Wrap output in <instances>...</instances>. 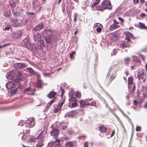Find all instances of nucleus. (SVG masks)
<instances>
[{"label":"nucleus","mask_w":147,"mask_h":147,"mask_svg":"<svg viewBox=\"0 0 147 147\" xmlns=\"http://www.w3.org/2000/svg\"><path fill=\"white\" fill-rule=\"evenodd\" d=\"M130 38L127 36H126L125 38V39L127 40L128 42L130 41V40L129 39Z\"/></svg>","instance_id":"obj_60"},{"label":"nucleus","mask_w":147,"mask_h":147,"mask_svg":"<svg viewBox=\"0 0 147 147\" xmlns=\"http://www.w3.org/2000/svg\"><path fill=\"white\" fill-rule=\"evenodd\" d=\"M12 13L13 16L16 17H18L20 15L19 12L15 11L14 10H13L12 11Z\"/></svg>","instance_id":"obj_40"},{"label":"nucleus","mask_w":147,"mask_h":147,"mask_svg":"<svg viewBox=\"0 0 147 147\" xmlns=\"http://www.w3.org/2000/svg\"><path fill=\"white\" fill-rule=\"evenodd\" d=\"M133 1L135 4L138 3H139V0H134Z\"/></svg>","instance_id":"obj_61"},{"label":"nucleus","mask_w":147,"mask_h":147,"mask_svg":"<svg viewBox=\"0 0 147 147\" xmlns=\"http://www.w3.org/2000/svg\"><path fill=\"white\" fill-rule=\"evenodd\" d=\"M76 53V51H73L70 54V58H74V55Z\"/></svg>","instance_id":"obj_46"},{"label":"nucleus","mask_w":147,"mask_h":147,"mask_svg":"<svg viewBox=\"0 0 147 147\" xmlns=\"http://www.w3.org/2000/svg\"><path fill=\"white\" fill-rule=\"evenodd\" d=\"M36 75L37 77V79L38 80H40V77H41L40 75L38 73H36Z\"/></svg>","instance_id":"obj_56"},{"label":"nucleus","mask_w":147,"mask_h":147,"mask_svg":"<svg viewBox=\"0 0 147 147\" xmlns=\"http://www.w3.org/2000/svg\"><path fill=\"white\" fill-rule=\"evenodd\" d=\"M45 45V44L43 40H40L38 41L37 46L39 49H43Z\"/></svg>","instance_id":"obj_13"},{"label":"nucleus","mask_w":147,"mask_h":147,"mask_svg":"<svg viewBox=\"0 0 147 147\" xmlns=\"http://www.w3.org/2000/svg\"><path fill=\"white\" fill-rule=\"evenodd\" d=\"M26 139H28V142H33L35 141L36 138L33 136H28L26 137Z\"/></svg>","instance_id":"obj_19"},{"label":"nucleus","mask_w":147,"mask_h":147,"mask_svg":"<svg viewBox=\"0 0 147 147\" xmlns=\"http://www.w3.org/2000/svg\"><path fill=\"white\" fill-rule=\"evenodd\" d=\"M138 27L141 29L147 30V27L144 24L141 22L139 23Z\"/></svg>","instance_id":"obj_28"},{"label":"nucleus","mask_w":147,"mask_h":147,"mask_svg":"<svg viewBox=\"0 0 147 147\" xmlns=\"http://www.w3.org/2000/svg\"><path fill=\"white\" fill-rule=\"evenodd\" d=\"M89 101L88 100H81L80 101V107L83 108L85 106H88V104L89 103Z\"/></svg>","instance_id":"obj_9"},{"label":"nucleus","mask_w":147,"mask_h":147,"mask_svg":"<svg viewBox=\"0 0 147 147\" xmlns=\"http://www.w3.org/2000/svg\"><path fill=\"white\" fill-rule=\"evenodd\" d=\"M136 131H140L141 130V127L139 126H137L136 128Z\"/></svg>","instance_id":"obj_50"},{"label":"nucleus","mask_w":147,"mask_h":147,"mask_svg":"<svg viewBox=\"0 0 147 147\" xmlns=\"http://www.w3.org/2000/svg\"><path fill=\"white\" fill-rule=\"evenodd\" d=\"M17 91V90H11L10 91L11 94V95H13L15 94Z\"/></svg>","instance_id":"obj_48"},{"label":"nucleus","mask_w":147,"mask_h":147,"mask_svg":"<svg viewBox=\"0 0 147 147\" xmlns=\"http://www.w3.org/2000/svg\"><path fill=\"white\" fill-rule=\"evenodd\" d=\"M88 106L90 105L92 106H96V102L95 100L91 102H88Z\"/></svg>","instance_id":"obj_41"},{"label":"nucleus","mask_w":147,"mask_h":147,"mask_svg":"<svg viewBox=\"0 0 147 147\" xmlns=\"http://www.w3.org/2000/svg\"><path fill=\"white\" fill-rule=\"evenodd\" d=\"M22 73L21 71L18 72V74H17V76H16V78L17 80H18V82L19 81V80L21 79V76H22Z\"/></svg>","instance_id":"obj_32"},{"label":"nucleus","mask_w":147,"mask_h":147,"mask_svg":"<svg viewBox=\"0 0 147 147\" xmlns=\"http://www.w3.org/2000/svg\"><path fill=\"white\" fill-rule=\"evenodd\" d=\"M18 2V1H17L11 0L9 2V4L11 7H14L16 6V4Z\"/></svg>","instance_id":"obj_21"},{"label":"nucleus","mask_w":147,"mask_h":147,"mask_svg":"<svg viewBox=\"0 0 147 147\" xmlns=\"http://www.w3.org/2000/svg\"><path fill=\"white\" fill-rule=\"evenodd\" d=\"M114 23V24H116L118 25L119 24V22H117L116 19H114L113 20Z\"/></svg>","instance_id":"obj_59"},{"label":"nucleus","mask_w":147,"mask_h":147,"mask_svg":"<svg viewBox=\"0 0 147 147\" xmlns=\"http://www.w3.org/2000/svg\"><path fill=\"white\" fill-rule=\"evenodd\" d=\"M45 33L46 34L47 36L45 38L47 43H50V44L55 42L56 41V38L54 36L52 35V30H46L44 31Z\"/></svg>","instance_id":"obj_1"},{"label":"nucleus","mask_w":147,"mask_h":147,"mask_svg":"<svg viewBox=\"0 0 147 147\" xmlns=\"http://www.w3.org/2000/svg\"><path fill=\"white\" fill-rule=\"evenodd\" d=\"M23 42L25 45V46H26L30 43L29 40L27 38H25L23 40Z\"/></svg>","instance_id":"obj_38"},{"label":"nucleus","mask_w":147,"mask_h":147,"mask_svg":"<svg viewBox=\"0 0 147 147\" xmlns=\"http://www.w3.org/2000/svg\"><path fill=\"white\" fill-rule=\"evenodd\" d=\"M139 57L141 58L142 59V60L144 61H145V57L144 56H143L142 54H140L139 55Z\"/></svg>","instance_id":"obj_49"},{"label":"nucleus","mask_w":147,"mask_h":147,"mask_svg":"<svg viewBox=\"0 0 147 147\" xmlns=\"http://www.w3.org/2000/svg\"><path fill=\"white\" fill-rule=\"evenodd\" d=\"M102 30V28L100 27H98L96 29L98 33H100L101 31Z\"/></svg>","instance_id":"obj_52"},{"label":"nucleus","mask_w":147,"mask_h":147,"mask_svg":"<svg viewBox=\"0 0 147 147\" xmlns=\"http://www.w3.org/2000/svg\"><path fill=\"white\" fill-rule=\"evenodd\" d=\"M16 67L18 69H20L27 67L24 63H18L16 64Z\"/></svg>","instance_id":"obj_18"},{"label":"nucleus","mask_w":147,"mask_h":147,"mask_svg":"<svg viewBox=\"0 0 147 147\" xmlns=\"http://www.w3.org/2000/svg\"><path fill=\"white\" fill-rule=\"evenodd\" d=\"M144 75V72L143 71H140L138 72L137 74V76L139 80H142L143 79L144 77L143 76Z\"/></svg>","instance_id":"obj_17"},{"label":"nucleus","mask_w":147,"mask_h":147,"mask_svg":"<svg viewBox=\"0 0 147 147\" xmlns=\"http://www.w3.org/2000/svg\"><path fill=\"white\" fill-rule=\"evenodd\" d=\"M60 140L57 138L55 141L49 143V147H61L60 144Z\"/></svg>","instance_id":"obj_4"},{"label":"nucleus","mask_w":147,"mask_h":147,"mask_svg":"<svg viewBox=\"0 0 147 147\" xmlns=\"http://www.w3.org/2000/svg\"><path fill=\"white\" fill-rule=\"evenodd\" d=\"M78 105L76 102H69L68 106L70 108H74L78 106Z\"/></svg>","instance_id":"obj_26"},{"label":"nucleus","mask_w":147,"mask_h":147,"mask_svg":"<svg viewBox=\"0 0 147 147\" xmlns=\"http://www.w3.org/2000/svg\"><path fill=\"white\" fill-rule=\"evenodd\" d=\"M77 113V110H74L68 112L66 113V115L69 117H73L76 115Z\"/></svg>","instance_id":"obj_14"},{"label":"nucleus","mask_w":147,"mask_h":147,"mask_svg":"<svg viewBox=\"0 0 147 147\" xmlns=\"http://www.w3.org/2000/svg\"><path fill=\"white\" fill-rule=\"evenodd\" d=\"M74 95L76 97H77L79 98H80L81 97V94L80 92H75Z\"/></svg>","instance_id":"obj_43"},{"label":"nucleus","mask_w":147,"mask_h":147,"mask_svg":"<svg viewBox=\"0 0 147 147\" xmlns=\"http://www.w3.org/2000/svg\"><path fill=\"white\" fill-rule=\"evenodd\" d=\"M28 124H29L28 127H34L35 125V119L32 118L29 122L28 123Z\"/></svg>","instance_id":"obj_22"},{"label":"nucleus","mask_w":147,"mask_h":147,"mask_svg":"<svg viewBox=\"0 0 147 147\" xmlns=\"http://www.w3.org/2000/svg\"><path fill=\"white\" fill-rule=\"evenodd\" d=\"M65 102V100L64 99H63L62 100V101L59 103L58 104L57 107L59 108L60 110L61 109V108L63 105L64 104Z\"/></svg>","instance_id":"obj_37"},{"label":"nucleus","mask_w":147,"mask_h":147,"mask_svg":"<svg viewBox=\"0 0 147 147\" xmlns=\"http://www.w3.org/2000/svg\"><path fill=\"white\" fill-rule=\"evenodd\" d=\"M35 89L29 87L26 88L24 90L25 93L27 94L33 95L35 94Z\"/></svg>","instance_id":"obj_5"},{"label":"nucleus","mask_w":147,"mask_h":147,"mask_svg":"<svg viewBox=\"0 0 147 147\" xmlns=\"http://www.w3.org/2000/svg\"><path fill=\"white\" fill-rule=\"evenodd\" d=\"M78 16V14L76 13H74V22H76L77 21V17Z\"/></svg>","instance_id":"obj_47"},{"label":"nucleus","mask_w":147,"mask_h":147,"mask_svg":"<svg viewBox=\"0 0 147 147\" xmlns=\"http://www.w3.org/2000/svg\"><path fill=\"white\" fill-rule=\"evenodd\" d=\"M40 35L39 33H37L34 36V40L35 41H37L40 38Z\"/></svg>","instance_id":"obj_35"},{"label":"nucleus","mask_w":147,"mask_h":147,"mask_svg":"<svg viewBox=\"0 0 147 147\" xmlns=\"http://www.w3.org/2000/svg\"><path fill=\"white\" fill-rule=\"evenodd\" d=\"M44 25L43 23H40L36 26L33 28V30L35 31H36L42 29L44 28Z\"/></svg>","instance_id":"obj_10"},{"label":"nucleus","mask_w":147,"mask_h":147,"mask_svg":"<svg viewBox=\"0 0 147 147\" xmlns=\"http://www.w3.org/2000/svg\"><path fill=\"white\" fill-rule=\"evenodd\" d=\"M125 35L129 37L130 38L133 37L132 34L129 32H126Z\"/></svg>","instance_id":"obj_44"},{"label":"nucleus","mask_w":147,"mask_h":147,"mask_svg":"<svg viewBox=\"0 0 147 147\" xmlns=\"http://www.w3.org/2000/svg\"><path fill=\"white\" fill-rule=\"evenodd\" d=\"M40 80H38L36 83V87L39 88H41L42 87V82Z\"/></svg>","instance_id":"obj_31"},{"label":"nucleus","mask_w":147,"mask_h":147,"mask_svg":"<svg viewBox=\"0 0 147 147\" xmlns=\"http://www.w3.org/2000/svg\"><path fill=\"white\" fill-rule=\"evenodd\" d=\"M43 145L42 142H39L36 145V147H42Z\"/></svg>","instance_id":"obj_45"},{"label":"nucleus","mask_w":147,"mask_h":147,"mask_svg":"<svg viewBox=\"0 0 147 147\" xmlns=\"http://www.w3.org/2000/svg\"><path fill=\"white\" fill-rule=\"evenodd\" d=\"M106 8L103 6L102 3L101 5H98L96 7V9L97 10L102 11L106 9Z\"/></svg>","instance_id":"obj_20"},{"label":"nucleus","mask_w":147,"mask_h":147,"mask_svg":"<svg viewBox=\"0 0 147 147\" xmlns=\"http://www.w3.org/2000/svg\"><path fill=\"white\" fill-rule=\"evenodd\" d=\"M11 27L10 26H6L5 29V30H9Z\"/></svg>","instance_id":"obj_62"},{"label":"nucleus","mask_w":147,"mask_h":147,"mask_svg":"<svg viewBox=\"0 0 147 147\" xmlns=\"http://www.w3.org/2000/svg\"><path fill=\"white\" fill-rule=\"evenodd\" d=\"M3 14L4 16H5L6 18L9 17V15L8 14L7 12H4L3 13Z\"/></svg>","instance_id":"obj_55"},{"label":"nucleus","mask_w":147,"mask_h":147,"mask_svg":"<svg viewBox=\"0 0 147 147\" xmlns=\"http://www.w3.org/2000/svg\"><path fill=\"white\" fill-rule=\"evenodd\" d=\"M45 137V134H44V130L42 131L37 137V139L42 142Z\"/></svg>","instance_id":"obj_12"},{"label":"nucleus","mask_w":147,"mask_h":147,"mask_svg":"<svg viewBox=\"0 0 147 147\" xmlns=\"http://www.w3.org/2000/svg\"><path fill=\"white\" fill-rule=\"evenodd\" d=\"M135 85L134 84L133 85H131V88H129V89H130V93L133 94L135 90Z\"/></svg>","instance_id":"obj_30"},{"label":"nucleus","mask_w":147,"mask_h":147,"mask_svg":"<svg viewBox=\"0 0 147 147\" xmlns=\"http://www.w3.org/2000/svg\"><path fill=\"white\" fill-rule=\"evenodd\" d=\"M116 77V74H114L112 75L110 77V78L109 80V82L110 83Z\"/></svg>","instance_id":"obj_34"},{"label":"nucleus","mask_w":147,"mask_h":147,"mask_svg":"<svg viewBox=\"0 0 147 147\" xmlns=\"http://www.w3.org/2000/svg\"><path fill=\"white\" fill-rule=\"evenodd\" d=\"M25 47L30 51L34 50L35 51H37V48L36 46L31 44L30 43L28 44Z\"/></svg>","instance_id":"obj_8"},{"label":"nucleus","mask_w":147,"mask_h":147,"mask_svg":"<svg viewBox=\"0 0 147 147\" xmlns=\"http://www.w3.org/2000/svg\"><path fill=\"white\" fill-rule=\"evenodd\" d=\"M66 147H73V144L70 141L67 142L66 144Z\"/></svg>","instance_id":"obj_39"},{"label":"nucleus","mask_w":147,"mask_h":147,"mask_svg":"<svg viewBox=\"0 0 147 147\" xmlns=\"http://www.w3.org/2000/svg\"><path fill=\"white\" fill-rule=\"evenodd\" d=\"M72 96L69 99V102H76L77 101V99L76 97L74 96L73 93L71 94Z\"/></svg>","instance_id":"obj_27"},{"label":"nucleus","mask_w":147,"mask_h":147,"mask_svg":"<svg viewBox=\"0 0 147 147\" xmlns=\"http://www.w3.org/2000/svg\"><path fill=\"white\" fill-rule=\"evenodd\" d=\"M55 99V98H54V99L51 100L48 103L51 105L55 101L54 100Z\"/></svg>","instance_id":"obj_53"},{"label":"nucleus","mask_w":147,"mask_h":147,"mask_svg":"<svg viewBox=\"0 0 147 147\" xmlns=\"http://www.w3.org/2000/svg\"><path fill=\"white\" fill-rule=\"evenodd\" d=\"M128 83L129 84H131L133 82V78L132 77L129 78L127 81Z\"/></svg>","instance_id":"obj_42"},{"label":"nucleus","mask_w":147,"mask_h":147,"mask_svg":"<svg viewBox=\"0 0 147 147\" xmlns=\"http://www.w3.org/2000/svg\"><path fill=\"white\" fill-rule=\"evenodd\" d=\"M22 30H20L17 32L13 33L12 36L15 38H20L22 36Z\"/></svg>","instance_id":"obj_11"},{"label":"nucleus","mask_w":147,"mask_h":147,"mask_svg":"<svg viewBox=\"0 0 147 147\" xmlns=\"http://www.w3.org/2000/svg\"><path fill=\"white\" fill-rule=\"evenodd\" d=\"M84 147H88V144L87 142H86L84 143Z\"/></svg>","instance_id":"obj_64"},{"label":"nucleus","mask_w":147,"mask_h":147,"mask_svg":"<svg viewBox=\"0 0 147 147\" xmlns=\"http://www.w3.org/2000/svg\"><path fill=\"white\" fill-rule=\"evenodd\" d=\"M100 0H93V3L91 5V7L93 8L98 4L100 3Z\"/></svg>","instance_id":"obj_29"},{"label":"nucleus","mask_w":147,"mask_h":147,"mask_svg":"<svg viewBox=\"0 0 147 147\" xmlns=\"http://www.w3.org/2000/svg\"><path fill=\"white\" fill-rule=\"evenodd\" d=\"M59 131L58 129L54 128H53L50 133L51 136L55 137L56 138L59 135Z\"/></svg>","instance_id":"obj_7"},{"label":"nucleus","mask_w":147,"mask_h":147,"mask_svg":"<svg viewBox=\"0 0 147 147\" xmlns=\"http://www.w3.org/2000/svg\"><path fill=\"white\" fill-rule=\"evenodd\" d=\"M16 74L15 72L13 71H12L7 74L6 76L8 79H11L13 80L16 82H18V80H17L16 76L15 75Z\"/></svg>","instance_id":"obj_3"},{"label":"nucleus","mask_w":147,"mask_h":147,"mask_svg":"<svg viewBox=\"0 0 147 147\" xmlns=\"http://www.w3.org/2000/svg\"><path fill=\"white\" fill-rule=\"evenodd\" d=\"M6 86L7 88L10 89L14 88L15 85L14 84L13 82H10L7 83Z\"/></svg>","instance_id":"obj_25"},{"label":"nucleus","mask_w":147,"mask_h":147,"mask_svg":"<svg viewBox=\"0 0 147 147\" xmlns=\"http://www.w3.org/2000/svg\"><path fill=\"white\" fill-rule=\"evenodd\" d=\"M104 6L106 8V9H111L112 7L110 1L109 0H104L102 3Z\"/></svg>","instance_id":"obj_6"},{"label":"nucleus","mask_w":147,"mask_h":147,"mask_svg":"<svg viewBox=\"0 0 147 147\" xmlns=\"http://www.w3.org/2000/svg\"><path fill=\"white\" fill-rule=\"evenodd\" d=\"M11 45L10 43H7L4 44L3 45V47H6L8 46Z\"/></svg>","instance_id":"obj_58"},{"label":"nucleus","mask_w":147,"mask_h":147,"mask_svg":"<svg viewBox=\"0 0 147 147\" xmlns=\"http://www.w3.org/2000/svg\"><path fill=\"white\" fill-rule=\"evenodd\" d=\"M118 19L119 20L121 21V24H122L124 22V20L123 18L120 17H118Z\"/></svg>","instance_id":"obj_54"},{"label":"nucleus","mask_w":147,"mask_h":147,"mask_svg":"<svg viewBox=\"0 0 147 147\" xmlns=\"http://www.w3.org/2000/svg\"><path fill=\"white\" fill-rule=\"evenodd\" d=\"M53 110L54 113H57L60 109L57 107V108H55Z\"/></svg>","instance_id":"obj_51"},{"label":"nucleus","mask_w":147,"mask_h":147,"mask_svg":"<svg viewBox=\"0 0 147 147\" xmlns=\"http://www.w3.org/2000/svg\"><path fill=\"white\" fill-rule=\"evenodd\" d=\"M61 90L62 91V93L61 94V97H62L63 96L65 92V90H64L63 88H62L61 89Z\"/></svg>","instance_id":"obj_57"},{"label":"nucleus","mask_w":147,"mask_h":147,"mask_svg":"<svg viewBox=\"0 0 147 147\" xmlns=\"http://www.w3.org/2000/svg\"><path fill=\"white\" fill-rule=\"evenodd\" d=\"M99 131L101 133H105L107 131V129L104 125H100L99 127Z\"/></svg>","instance_id":"obj_23"},{"label":"nucleus","mask_w":147,"mask_h":147,"mask_svg":"<svg viewBox=\"0 0 147 147\" xmlns=\"http://www.w3.org/2000/svg\"><path fill=\"white\" fill-rule=\"evenodd\" d=\"M60 125L59 127L60 128L65 130L67 127V124L64 121H62L60 123Z\"/></svg>","instance_id":"obj_16"},{"label":"nucleus","mask_w":147,"mask_h":147,"mask_svg":"<svg viewBox=\"0 0 147 147\" xmlns=\"http://www.w3.org/2000/svg\"><path fill=\"white\" fill-rule=\"evenodd\" d=\"M130 60V58L128 57H127L125 58L124 59V63L126 65H128L129 63V61Z\"/></svg>","instance_id":"obj_33"},{"label":"nucleus","mask_w":147,"mask_h":147,"mask_svg":"<svg viewBox=\"0 0 147 147\" xmlns=\"http://www.w3.org/2000/svg\"><path fill=\"white\" fill-rule=\"evenodd\" d=\"M120 27V25L113 23L112 25H110V28L111 30H113L117 28H118Z\"/></svg>","instance_id":"obj_24"},{"label":"nucleus","mask_w":147,"mask_h":147,"mask_svg":"<svg viewBox=\"0 0 147 147\" xmlns=\"http://www.w3.org/2000/svg\"><path fill=\"white\" fill-rule=\"evenodd\" d=\"M133 103H134V105H137L138 103L137 101L135 100H134Z\"/></svg>","instance_id":"obj_63"},{"label":"nucleus","mask_w":147,"mask_h":147,"mask_svg":"<svg viewBox=\"0 0 147 147\" xmlns=\"http://www.w3.org/2000/svg\"><path fill=\"white\" fill-rule=\"evenodd\" d=\"M11 26L15 27H20L25 24L27 21L24 22L21 20H19L17 18L13 19L11 20Z\"/></svg>","instance_id":"obj_2"},{"label":"nucleus","mask_w":147,"mask_h":147,"mask_svg":"<svg viewBox=\"0 0 147 147\" xmlns=\"http://www.w3.org/2000/svg\"><path fill=\"white\" fill-rule=\"evenodd\" d=\"M57 93L53 90L50 91L47 95V97L49 98H52L55 97Z\"/></svg>","instance_id":"obj_15"},{"label":"nucleus","mask_w":147,"mask_h":147,"mask_svg":"<svg viewBox=\"0 0 147 147\" xmlns=\"http://www.w3.org/2000/svg\"><path fill=\"white\" fill-rule=\"evenodd\" d=\"M27 69L31 74L34 75L35 74V71L32 68L30 67L27 68Z\"/></svg>","instance_id":"obj_36"}]
</instances>
